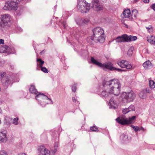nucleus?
I'll use <instances>...</instances> for the list:
<instances>
[{"label":"nucleus","instance_id":"f257e3e1","mask_svg":"<svg viewBox=\"0 0 155 155\" xmlns=\"http://www.w3.org/2000/svg\"><path fill=\"white\" fill-rule=\"evenodd\" d=\"M103 86L105 89L109 91L110 94L118 96L120 94L121 85L118 79H114L105 81L103 84Z\"/></svg>","mask_w":155,"mask_h":155},{"label":"nucleus","instance_id":"f03ea898","mask_svg":"<svg viewBox=\"0 0 155 155\" xmlns=\"http://www.w3.org/2000/svg\"><path fill=\"white\" fill-rule=\"evenodd\" d=\"M12 18L8 14L1 15L0 17V28L2 30L6 31L11 26Z\"/></svg>","mask_w":155,"mask_h":155},{"label":"nucleus","instance_id":"7ed1b4c3","mask_svg":"<svg viewBox=\"0 0 155 155\" xmlns=\"http://www.w3.org/2000/svg\"><path fill=\"white\" fill-rule=\"evenodd\" d=\"M13 80L12 76L8 75L5 72L0 73V80L2 85L6 87L12 83Z\"/></svg>","mask_w":155,"mask_h":155},{"label":"nucleus","instance_id":"20e7f679","mask_svg":"<svg viewBox=\"0 0 155 155\" xmlns=\"http://www.w3.org/2000/svg\"><path fill=\"white\" fill-rule=\"evenodd\" d=\"M90 5L85 0H79L78 5V10L81 13H86L90 9Z\"/></svg>","mask_w":155,"mask_h":155},{"label":"nucleus","instance_id":"39448f33","mask_svg":"<svg viewBox=\"0 0 155 155\" xmlns=\"http://www.w3.org/2000/svg\"><path fill=\"white\" fill-rule=\"evenodd\" d=\"M121 96L122 98L125 99L127 102H130L133 101L136 97V94L133 91L131 90L130 92H123Z\"/></svg>","mask_w":155,"mask_h":155},{"label":"nucleus","instance_id":"423d86ee","mask_svg":"<svg viewBox=\"0 0 155 155\" xmlns=\"http://www.w3.org/2000/svg\"><path fill=\"white\" fill-rule=\"evenodd\" d=\"M18 3L15 0H12L10 2L8 1L5 3L3 9L5 10H16L18 8L17 4Z\"/></svg>","mask_w":155,"mask_h":155},{"label":"nucleus","instance_id":"0eeeda50","mask_svg":"<svg viewBox=\"0 0 155 155\" xmlns=\"http://www.w3.org/2000/svg\"><path fill=\"white\" fill-rule=\"evenodd\" d=\"M136 118L135 116L130 117L128 119L123 117H118L116 119V121L119 124L122 125L129 124L132 123L133 121L135 120Z\"/></svg>","mask_w":155,"mask_h":155},{"label":"nucleus","instance_id":"6e6552de","mask_svg":"<svg viewBox=\"0 0 155 155\" xmlns=\"http://www.w3.org/2000/svg\"><path fill=\"white\" fill-rule=\"evenodd\" d=\"M93 36L96 38L100 39L102 38H105L104 37V31L99 27H96L93 30Z\"/></svg>","mask_w":155,"mask_h":155},{"label":"nucleus","instance_id":"1a4fd4ad","mask_svg":"<svg viewBox=\"0 0 155 155\" xmlns=\"http://www.w3.org/2000/svg\"><path fill=\"white\" fill-rule=\"evenodd\" d=\"M87 41L91 45H93L94 42L102 43L105 41V38H102L100 39L98 38H95L93 36H90L87 38Z\"/></svg>","mask_w":155,"mask_h":155},{"label":"nucleus","instance_id":"9d476101","mask_svg":"<svg viewBox=\"0 0 155 155\" xmlns=\"http://www.w3.org/2000/svg\"><path fill=\"white\" fill-rule=\"evenodd\" d=\"M122 38L123 39L124 42H129L134 41L136 40L137 38L136 36H128L126 34L122 35Z\"/></svg>","mask_w":155,"mask_h":155},{"label":"nucleus","instance_id":"9b49d317","mask_svg":"<svg viewBox=\"0 0 155 155\" xmlns=\"http://www.w3.org/2000/svg\"><path fill=\"white\" fill-rule=\"evenodd\" d=\"M38 150L39 151V155H49L50 154L49 150L43 146H40Z\"/></svg>","mask_w":155,"mask_h":155},{"label":"nucleus","instance_id":"f8f14e48","mask_svg":"<svg viewBox=\"0 0 155 155\" xmlns=\"http://www.w3.org/2000/svg\"><path fill=\"white\" fill-rule=\"evenodd\" d=\"M91 7L93 8L94 11L97 12L103 10L105 8L104 6L101 3H99L96 5L91 6Z\"/></svg>","mask_w":155,"mask_h":155},{"label":"nucleus","instance_id":"ddd939ff","mask_svg":"<svg viewBox=\"0 0 155 155\" xmlns=\"http://www.w3.org/2000/svg\"><path fill=\"white\" fill-rule=\"evenodd\" d=\"M101 67L104 69H108L110 71H113L114 67L113 66V64L110 62H108L104 64H102V65L101 66Z\"/></svg>","mask_w":155,"mask_h":155},{"label":"nucleus","instance_id":"4468645a","mask_svg":"<svg viewBox=\"0 0 155 155\" xmlns=\"http://www.w3.org/2000/svg\"><path fill=\"white\" fill-rule=\"evenodd\" d=\"M12 51H10V48L6 45L0 46V52L1 53H11Z\"/></svg>","mask_w":155,"mask_h":155},{"label":"nucleus","instance_id":"2eb2a0df","mask_svg":"<svg viewBox=\"0 0 155 155\" xmlns=\"http://www.w3.org/2000/svg\"><path fill=\"white\" fill-rule=\"evenodd\" d=\"M101 94L99 95L101 97L105 99H108L110 97V94L109 93V91H108L107 90L104 88Z\"/></svg>","mask_w":155,"mask_h":155},{"label":"nucleus","instance_id":"dca6fc26","mask_svg":"<svg viewBox=\"0 0 155 155\" xmlns=\"http://www.w3.org/2000/svg\"><path fill=\"white\" fill-rule=\"evenodd\" d=\"M35 98L36 100H38V98H43L46 100H49L51 101V104H52L53 103V102L52 101L51 99L49 98L47 96L43 93L41 94L40 92L38 93V94L36 96Z\"/></svg>","mask_w":155,"mask_h":155},{"label":"nucleus","instance_id":"f3484780","mask_svg":"<svg viewBox=\"0 0 155 155\" xmlns=\"http://www.w3.org/2000/svg\"><path fill=\"white\" fill-rule=\"evenodd\" d=\"M72 35L77 39H78L80 37L83 35V34L82 32L78 30H74L72 32Z\"/></svg>","mask_w":155,"mask_h":155},{"label":"nucleus","instance_id":"a211bd4d","mask_svg":"<svg viewBox=\"0 0 155 155\" xmlns=\"http://www.w3.org/2000/svg\"><path fill=\"white\" fill-rule=\"evenodd\" d=\"M8 139L6 134L2 132H0V141L3 143H5Z\"/></svg>","mask_w":155,"mask_h":155},{"label":"nucleus","instance_id":"6ab92c4d","mask_svg":"<svg viewBox=\"0 0 155 155\" xmlns=\"http://www.w3.org/2000/svg\"><path fill=\"white\" fill-rule=\"evenodd\" d=\"M124 18H129L131 15L130 11V9L128 8L125 9L122 13Z\"/></svg>","mask_w":155,"mask_h":155},{"label":"nucleus","instance_id":"aec40b11","mask_svg":"<svg viewBox=\"0 0 155 155\" xmlns=\"http://www.w3.org/2000/svg\"><path fill=\"white\" fill-rule=\"evenodd\" d=\"M147 41L151 44L155 45V37L153 35L148 36L147 38Z\"/></svg>","mask_w":155,"mask_h":155},{"label":"nucleus","instance_id":"412c9836","mask_svg":"<svg viewBox=\"0 0 155 155\" xmlns=\"http://www.w3.org/2000/svg\"><path fill=\"white\" fill-rule=\"evenodd\" d=\"M109 104H110V107L114 109L116 108V105L117 106V102L114 101L113 98H112L110 100Z\"/></svg>","mask_w":155,"mask_h":155},{"label":"nucleus","instance_id":"4be33fe9","mask_svg":"<svg viewBox=\"0 0 155 155\" xmlns=\"http://www.w3.org/2000/svg\"><path fill=\"white\" fill-rule=\"evenodd\" d=\"M29 90L30 92L32 94H36L38 93V91L34 85H31Z\"/></svg>","mask_w":155,"mask_h":155},{"label":"nucleus","instance_id":"5701e85b","mask_svg":"<svg viewBox=\"0 0 155 155\" xmlns=\"http://www.w3.org/2000/svg\"><path fill=\"white\" fill-rule=\"evenodd\" d=\"M128 61L125 60H122V61H118V64L122 68H125V64L126 63H127Z\"/></svg>","mask_w":155,"mask_h":155},{"label":"nucleus","instance_id":"b1692460","mask_svg":"<svg viewBox=\"0 0 155 155\" xmlns=\"http://www.w3.org/2000/svg\"><path fill=\"white\" fill-rule=\"evenodd\" d=\"M91 62L92 63L97 65L101 67L102 65V63L99 62H98L97 60L94 59L93 57L91 58Z\"/></svg>","mask_w":155,"mask_h":155},{"label":"nucleus","instance_id":"393cba45","mask_svg":"<svg viewBox=\"0 0 155 155\" xmlns=\"http://www.w3.org/2000/svg\"><path fill=\"white\" fill-rule=\"evenodd\" d=\"M137 13L138 11L137 9H133L132 11L131 12V17H130V19H132L133 18V17H134V18H136L137 17Z\"/></svg>","mask_w":155,"mask_h":155},{"label":"nucleus","instance_id":"a878e982","mask_svg":"<svg viewBox=\"0 0 155 155\" xmlns=\"http://www.w3.org/2000/svg\"><path fill=\"white\" fill-rule=\"evenodd\" d=\"M153 67V65L151 62L148 60L146 61V69H150L151 68Z\"/></svg>","mask_w":155,"mask_h":155},{"label":"nucleus","instance_id":"bb28decb","mask_svg":"<svg viewBox=\"0 0 155 155\" xmlns=\"http://www.w3.org/2000/svg\"><path fill=\"white\" fill-rule=\"evenodd\" d=\"M145 90H143V91H141L140 93H139V97L142 98L144 99L145 98Z\"/></svg>","mask_w":155,"mask_h":155},{"label":"nucleus","instance_id":"cd10ccee","mask_svg":"<svg viewBox=\"0 0 155 155\" xmlns=\"http://www.w3.org/2000/svg\"><path fill=\"white\" fill-rule=\"evenodd\" d=\"M37 61L38 63V64H37L39 66V67L40 68L42 66L44 63V61H43L41 58H37Z\"/></svg>","mask_w":155,"mask_h":155},{"label":"nucleus","instance_id":"c85d7f7f","mask_svg":"<svg viewBox=\"0 0 155 155\" xmlns=\"http://www.w3.org/2000/svg\"><path fill=\"white\" fill-rule=\"evenodd\" d=\"M134 50V48L133 46L131 47L129 49L128 51L127 52V54L129 56H131L133 54V51Z\"/></svg>","mask_w":155,"mask_h":155},{"label":"nucleus","instance_id":"c756f323","mask_svg":"<svg viewBox=\"0 0 155 155\" xmlns=\"http://www.w3.org/2000/svg\"><path fill=\"white\" fill-rule=\"evenodd\" d=\"M89 20L87 19H81L80 21V25L86 24L87 23Z\"/></svg>","mask_w":155,"mask_h":155},{"label":"nucleus","instance_id":"7c9ffc66","mask_svg":"<svg viewBox=\"0 0 155 155\" xmlns=\"http://www.w3.org/2000/svg\"><path fill=\"white\" fill-rule=\"evenodd\" d=\"M122 35L121 36H118L116 38L115 40L116 42L120 43L124 42L123 39L122 38Z\"/></svg>","mask_w":155,"mask_h":155},{"label":"nucleus","instance_id":"2f4dec72","mask_svg":"<svg viewBox=\"0 0 155 155\" xmlns=\"http://www.w3.org/2000/svg\"><path fill=\"white\" fill-rule=\"evenodd\" d=\"M149 85L151 88H154L155 87V83L152 80H150L149 82Z\"/></svg>","mask_w":155,"mask_h":155},{"label":"nucleus","instance_id":"473e14b6","mask_svg":"<svg viewBox=\"0 0 155 155\" xmlns=\"http://www.w3.org/2000/svg\"><path fill=\"white\" fill-rule=\"evenodd\" d=\"M146 29L147 31L149 33H151L153 31V28L152 25H150L148 27H146Z\"/></svg>","mask_w":155,"mask_h":155},{"label":"nucleus","instance_id":"72a5a7b5","mask_svg":"<svg viewBox=\"0 0 155 155\" xmlns=\"http://www.w3.org/2000/svg\"><path fill=\"white\" fill-rule=\"evenodd\" d=\"M66 24L65 21H63L61 23V24L59 25V26L61 28L65 29L66 27Z\"/></svg>","mask_w":155,"mask_h":155},{"label":"nucleus","instance_id":"f704fd0d","mask_svg":"<svg viewBox=\"0 0 155 155\" xmlns=\"http://www.w3.org/2000/svg\"><path fill=\"white\" fill-rule=\"evenodd\" d=\"M90 130L92 131L97 132L98 131V129L97 127L95 126H93L90 127Z\"/></svg>","mask_w":155,"mask_h":155},{"label":"nucleus","instance_id":"c9c22d12","mask_svg":"<svg viewBox=\"0 0 155 155\" xmlns=\"http://www.w3.org/2000/svg\"><path fill=\"white\" fill-rule=\"evenodd\" d=\"M101 3L100 0H93L91 2V6L96 5L98 3Z\"/></svg>","mask_w":155,"mask_h":155},{"label":"nucleus","instance_id":"e433bc0d","mask_svg":"<svg viewBox=\"0 0 155 155\" xmlns=\"http://www.w3.org/2000/svg\"><path fill=\"white\" fill-rule=\"evenodd\" d=\"M122 140L124 141H127L128 140V136L126 134H123L121 135Z\"/></svg>","mask_w":155,"mask_h":155},{"label":"nucleus","instance_id":"4c0bfd02","mask_svg":"<svg viewBox=\"0 0 155 155\" xmlns=\"http://www.w3.org/2000/svg\"><path fill=\"white\" fill-rule=\"evenodd\" d=\"M130 126L134 129L135 132H137L138 131H140V129L138 127L135 126L133 125H131Z\"/></svg>","mask_w":155,"mask_h":155},{"label":"nucleus","instance_id":"58836bf2","mask_svg":"<svg viewBox=\"0 0 155 155\" xmlns=\"http://www.w3.org/2000/svg\"><path fill=\"white\" fill-rule=\"evenodd\" d=\"M40 68L41 71L44 72L45 73H48V70L45 67L42 66L40 67Z\"/></svg>","mask_w":155,"mask_h":155},{"label":"nucleus","instance_id":"ea45409f","mask_svg":"<svg viewBox=\"0 0 155 155\" xmlns=\"http://www.w3.org/2000/svg\"><path fill=\"white\" fill-rule=\"evenodd\" d=\"M128 109H129V112L132 111H135V107L134 105H131L128 108Z\"/></svg>","mask_w":155,"mask_h":155},{"label":"nucleus","instance_id":"a19ab883","mask_svg":"<svg viewBox=\"0 0 155 155\" xmlns=\"http://www.w3.org/2000/svg\"><path fill=\"white\" fill-rule=\"evenodd\" d=\"M59 145V143L58 142H56L55 143L54 145V150L53 151L54 153H55L57 151V147Z\"/></svg>","mask_w":155,"mask_h":155},{"label":"nucleus","instance_id":"79ce46f5","mask_svg":"<svg viewBox=\"0 0 155 155\" xmlns=\"http://www.w3.org/2000/svg\"><path fill=\"white\" fill-rule=\"evenodd\" d=\"M77 89V84H74L72 87V92H75Z\"/></svg>","mask_w":155,"mask_h":155},{"label":"nucleus","instance_id":"37998d69","mask_svg":"<svg viewBox=\"0 0 155 155\" xmlns=\"http://www.w3.org/2000/svg\"><path fill=\"white\" fill-rule=\"evenodd\" d=\"M127 108L123 109L122 113L124 114H126L129 112V110Z\"/></svg>","mask_w":155,"mask_h":155},{"label":"nucleus","instance_id":"c03bdc74","mask_svg":"<svg viewBox=\"0 0 155 155\" xmlns=\"http://www.w3.org/2000/svg\"><path fill=\"white\" fill-rule=\"evenodd\" d=\"M18 117H16L13 119V123L15 125H17L18 124Z\"/></svg>","mask_w":155,"mask_h":155},{"label":"nucleus","instance_id":"a18cd8bd","mask_svg":"<svg viewBox=\"0 0 155 155\" xmlns=\"http://www.w3.org/2000/svg\"><path fill=\"white\" fill-rule=\"evenodd\" d=\"M125 68H126L127 69H130L131 68L132 66L130 64H129L127 63H126L125 64Z\"/></svg>","mask_w":155,"mask_h":155},{"label":"nucleus","instance_id":"49530a36","mask_svg":"<svg viewBox=\"0 0 155 155\" xmlns=\"http://www.w3.org/2000/svg\"><path fill=\"white\" fill-rule=\"evenodd\" d=\"M115 69H114L113 71L117 70L118 72H120V71H126V70H124V69H120L118 68H116L114 67Z\"/></svg>","mask_w":155,"mask_h":155},{"label":"nucleus","instance_id":"de8ad7c7","mask_svg":"<svg viewBox=\"0 0 155 155\" xmlns=\"http://www.w3.org/2000/svg\"><path fill=\"white\" fill-rule=\"evenodd\" d=\"M0 155H8L6 152L5 150H3L0 151Z\"/></svg>","mask_w":155,"mask_h":155},{"label":"nucleus","instance_id":"09e8293b","mask_svg":"<svg viewBox=\"0 0 155 155\" xmlns=\"http://www.w3.org/2000/svg\"><path fill=\"white\" fill-rule=\"evenodd\" d=\"M152 8L155 11V4H153L151 6Z\"/></svg>","mask_w":155,"mask_h":155},{"label":"nucleus","instance_id":"8fccbe9b","mask_svg":"<svg viewBox=\"0 0 155 155\" xmlns=\"http://www.w3.org/2000/svg\"><path fill=\"white\" fill-rule=\"evenodd\" d=\"M72 101L73 102H76L77 101V100L75 99V97H73L72 98Z\"/></svg>","mask_w":155,"mask_h":155},{"label":"nucleus","instance_id":"3c124183","mask_svg":"<svg viewBox=\"0 0 155 155\" xmlns=\"http://www.w3.org/2000/svg\"><path fill=\"white\" fill-rule=\"evenodd\" d=\"M4 43V41L2 39H0V44H3Z\"/></svg>","mask_w":155,"mask_h":155},{"label":"nucleus","instance_id":"603ef678","mask_svg":"<svg viewBox=\"0 0 155 155\" xmlns=\"http://www.w3.org/2000/svg\"><path fill=\"white\" fill-rule=\"evenodd\" d=\"M45 51L44 50H43L41 52H40V54L41 55L43 54L45 52Z\"/></svg>","mask_w":155,"mask_h":155},{"label":"nucleus","instance_id":"864d4df0","mask_svg":"<svg viewBox=\"0 0 155 155\" xmlns=\"http://www.w3.org/2000/svg\"><path fill=\"white\" fill-rule=\"evenodd\" d=\"M139 0H134L133 1V3H136Z\"/></svg>","mask_w":155,"mask_h":155},{"label":"nucleus","instance_id":"5fc2aeb1","mask_svg":"<svg viewBox=\"0 0 155 155\" xmlns=\"http://www.w3.org/2000/svg\"><path fill=\"white\" fill-rule=\"evenodd\" d=\"M18 155H26L24 153H20Z\"/></svg>","mask_w":155,"mask_h":155},{"label":"nucleus","instance_id":"6e6d98bb","mask_svg":"<svg viewBox=\"0 0 155 155\" xmlns=\"http://www.w3.org/2000/svg\"><path fill=\"white\" fill-rule=\"evenodd\" d=\"M18 3H20L23 0H15Z\"/></svg>","mask_w":155,"mask_h":155},{"label":"nucleus","instance_id":"4d7b16f0","mask_svg":"<svg viewBox=\"0 0 155 155\" xmlns=\"http://www.w3.org/2000/svg\"><path fill=\"white\" fill-rule=\"evenodd\" d=\"M143 65L144 68L145 67V62L143 64Z\"/></svg>","mask_w":155,"mask_h":155},{"label":"nucleus","instance_id":"13d9d810","mask_svg":"<svg viewBox=\"0 0 155 155\" xmlns=\"http://www.w3.org/2000/svg\"><path fill=\"white\" fill-rule=\"evenodd\" d=\"M19 28V31H22V29L21 28Z\"/></svg>","mask_w":155,"mask_h":155},{"label":"nucleus","instance_id":"bf43d9fd","mask_svg":"<svg viewBox=\"0 0 155 155\" xmlns=\"http://www.w3.org/2000/svg\"><path fill=\"white\" fill-rule=\"evenodd\" d=\"M140 130H142L143 131H144V129L142 127H141V128H140Z\"/></svg>","mask_w":155,"mask_h":155},{"label":"nucleus","instance_id":"052dcab7","mask_svg":"<svg viewBox=\"0 0 155 155\" xmlns=\"http://www.w3.org/2000/svg\"><path fill=\"white\" fill-rule=\"evenodd\" d=\"M149 0H146V3H149Z\"/></svg>","mask_w":155,"mask_h":155},{"label":"nucleus","instance_id":"680f3d73","mask_svg":"<svg viewBox=\"0 0 155 155\" xmlns=\"http://www.w3.org/2000/svg\"><path fill=\"white\" fill-rule=\"evenodd\" d=\"M124 25L127 28L128 27H127V25H126V24H124Z\"/></svg>","mask_w":155,"mask_h":155},{"label":"nucleus","instance_id":"e2e57ef3","mask_svg":"<svg viewBox=\"0 0 155 155\" xmlns=\"http://www.w3.org/2000/svg\"><path fill=\"white\" fill-rule=\"evenodd\" d=\"M25 2H28V1H30V0H24Z\"/></svg>","mask_w":155,"mask_h":155},{"label":"nucleus","instance_id":"0e129e2a","mask_svg":"<svg viewBox=\"0 0 155 155\" xmlns=\"http://www.w3.org/2000/svg\"><path fill=\"white\" fill-rule=\"evenodd\" d=\"M144 3H145V0H143Z\"/></svg>","mask_w":155,"mask_h":155},{"label":"nucleus","instance_id":"69168bd1","mask_svg":"<svg viewBox=\"0 0 155 155\" xmlns=\"http://www.w3.org/2000/svg\"><path fill=\"white\" fill-rule=\"evenodd\" d=\"M1 120L0 119V124H1Z\"/></svg>","mask_w":155,"mask_h":155},{"label":"nucleus","instance_id":"338daca9","mask_svg":"<svg viewBox=\"0 0 155 155\" xmlns=\"http://www.w3.org/2000/svg\"><path fill=\"white\" fill-rule=\"evenodd\" d=\"M56 5H55V6H54V7H56Z\"/></svg>","mask_w":155,"mask_h":155},{"label":"nucleus","instance_id":"774afa93","mask_svg":"<svg viewBox=\"0 0 155 155\" xmlns=\"http://www.w3.org/2000/svg\"><path fill=\"white\" fill-rule=\"evenodd\" d=\"M56 5H55V6H54V7H56Z\"/></svg>","mask_w":155,"mask_h":155}]
</instances>
